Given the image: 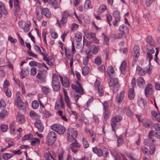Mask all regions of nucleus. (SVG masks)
I'll return each instance as SVG.
<instances>
[{
    "instance_id": "c03bdc74",
    "label": "nucleus",
    "mask_w": 160,
    "mask_h": 160,
    "mask_svg": "<svg viewBox=\"0 0 160 160\" xmlns=\"http://www.w3.org/2000/svg\"><path fill=\"white\" fill-rule=\"evenodd\" d=\"M33 138L32 135V134H28L25 135L23 136L22 140L23 141H25L26 140H30L32 139Z\"/></svg>"
},
{
    "instance_id": "dca6fc26",
    "label": "nucleus",
    "mask_w": 160,
    "mask_h": 160,
    "mask_svg": "<svg viewBox=\"0 0 160 160\" xmlns=\"http://www.w3.org/2000/svg\"><path fill=\"white\" fill-rule=\"evenodd\" d=\"M70 147L72 151L75 153H76L77 152V150L74 149V148L76 147L77 148H79L80 147V145L76 140V141H75L70 144Z\"/></svg>"
},
{
    "instance_id": "f257e3e1",
    "label": "nucleus",
    "mask_w": 160,
    "mask_h": 160,
    "mask_svg": "<svg viewBox=\"0 0 160 160\" xmlns=\"http://www.w3.org/2000/svg\"><path fill=\"white\" fill-rule=\"evenodd\" d=\"M52 85L53 90L55 92H58L61 89V84L59 80L58 76L55 73L53 74Z\"/></svg>"
},
{
    "instance_id": "a878e982",
    "label": "nucleus",
    "mask_w": 160,
    "mask_h": 160,
    "mask_svg": "<svg viewBox=\"0 0 160 160\" xmlns=\"http://www.w3.org/2000/svg\"><path fill=\"white\" fill-rule=\"evenodd\" d=\"M75 37L76 42H80L82 40V34L81 32H78L75 34Z\"/></svg>"
},
{
    "instance_id": "864d4df0",
    "label": "nucleus",
    "mask_w": 160,
    "mask_h": 160,
    "mask_svg": "<svg viewBox=\"0 0 160 160\" xmlns=\"http://www.w3.org/2000/svg\"><path fill=\"white\" fill-rule=\"evenodd\" d=\"M6 106V104L3 99L2 98L0 100V108H2L4 109Z\"/></svg>"
},
{
    "instance_id": "a211bd4d",
    "label": "nucleus",
    "mask_w": 160,
    "mask_h": 160,
    "mask_svg": "<svg viewBox=\"0 0 160 160\" xmlns=\"http://www.w3.org/2000/svg\"><path fill=\"white\" fill-rule=\"evenodd\" d=\"M137 82L138 87L141 88H143L145 84V81L142 77H138L137 79Z\"/></svg>"
},
{
    "instance_id": "6e6552de",
    "label": "nucleus",
    "mask_w": 160,
    "mask_h": 160,
    "mask_svg": "<svg viewBox=\"0 0 160 160\" xmlns=\"http://www.w3.org/2000/svg\"><path fill=\"white\" fill-rule=\"evenodd\" d=\"M133 51L134 52V53H133V60L136 62L138 61L140 55L139 47L137 45H135L133 48Z\"/></svg>"
},
{
    "instance_id": "72a5a7b5",
    "label": "nucleus",
    "mask_w": 160,
    "mask_h": 160,
    "mask_svg": "<svg viewBox=\"0 0 160 160\" xmlns=\"http://www.w3.org/2000/svg\"><path fill=\"white\" fill-rule=\"evenodd\" d=\"M49 3L52 5L55 9H56L58 8V6L57 2V0H53V1H52V0H50Z\"/></svg>"
},
{
    "instance_id": "6ab92c4d",
    "label": "nucleus",
    "mask_w": 160,
    "mask_h": 160,
    "mask_svg": "<svg viewBox=\"0 0 160 160\" xmlns=\"http://www.w3.org/2000/svg\"><path fill=\"white\" fill-rule=\"evenodd\" d=\"M16 119L17 121L20 123H22L25 121V117L24 115L18 112L16 117Z\"/></svg>"
},
{
    "instance_id": "a19ab883",
    "label": "nucleus",
    "mask_w": 160,
    "mask_h": 160,
    "mask_svg": "<svg viewBox=\"0 0 160 160\" xmlns=\"http://www.w3.org/2000/svg\"><path fill=\"white\" fill-rule=\"evenodd\" d=\"M40 143V140L38 138H34L32 141L31 144L33 146H37Z\"/></svg>"
},
{
    "instance_id": "4d7b16f0",
    "label": "nucleus",
    "mask_w": 160,
    "mask_h": 160,
    "mask_svg": "<svg viewBox=\"0 0 160 160\" xmlns=\"http://www.w3.org/2000/svg\"><path fill=\"white\" fill-rule=\"evenodd\" d=\"M95 63L98 65H100L102 63V61L100 57L98 56L96 58L95 60Z\"/></svg>"
},
{
    "instance_id": "338daca9",
    "label": "nucleus",
    "mask_w": 160,
    "mask_h": 160,
    "mask_svg": "<svg viewBox=\"0 0 160 160\" xmlns=\"http://www.w3.org/2000/svg\"><path fill=\"white\" fill-rule=\"evenodd\" d=\"M153 128L156 131H160V124L156 123L153 124Z\"/></svg>"
},
{
    "instance_id": "2f4dec72",
    "label": "nucleus",
    "mask_w": 160,
    "mask_h": 160,
    "mask_svg": "<svg viewBox=\"0 0 160 160\" xmlns=\"http://www.w3.org/2000/svg\"><path fill=\"white\" fill-rule=\"evenodd\" d=\"M44 156L47 160H51V159L55 160V158L56 156L54 155H52L50 153H48L45 154Z\"/></svg>"
},
{
    "instance_id": "cd10ccee",
    "label": "nucleus",
    "mask_w": 160,
    "mask_h": 160,
    "mask_svg": "<svg viewBox=\"0 0 160 160\" xmlns=\"http://www.w3.org/2000/svg\"><path fill=\"white\" fill-rule=\"evenodd\" d=\"M146 42L151 46H155V44L154 40L151 36H148L146 39Z\"/></svg>"
},
{
    "instance_id": "5fc2aeb1",
    "label": "nucleus",
    "mask_w": 160,
    "mask_h": 160,
    "mask_svg": "<svg viewBox=\"0 0 160 160\" xmlns=\"http://www.w3.org/2000/svg\"><path fill=\"white\" fill-rule=\"evenodd\" d=\"M82 142L83 146L84 148H87L89 147V144L88 143L87 140L84 138L82 139Z\"/></svg>"
},
{
    "instance_id": "ea45409f",
    "label": "nucleus",
    "mask_w": 160,
    "mask_h": 160,
    "mask_svg": "<svg viewBox=\"0 0 160 160\" xmlns=\"http://www.w3.org/2000/svg\"><path fill=\"white\" fill-rule=\"evenodd\" d=\"M12 156L13 154L12 153H3L2 155V158L4 159L7 160L12 157Z\"/></svg>"
},
{
    "instance_id": "774afa93",
    "label": "nucleus",
    "mask_w": 160,
    "mask_h": 160,
    "mask_svg": "<svg viewBox=\"0 0 160 160\" xmlns=\"http://www.w3.org/2000/svg\"><path fill=\"white\" fill-rule=\"evenodd\" d=\"M34 49L37 52H38L39 54L42 52L41 49L40 47L37 45L35 44L34 46Z\"/></svg>"
},
{
    "instance_id": "1a4fd4ad",
    "label": "nucleus",
    "mask_w": 160,
    "mask_h": 160,
    "mask_svg": "<svg viewBox=\"0 0 160 160\" xmlns=\"http://www.w3.org/2000/svg\"><path fill=\"white\" fill-rule=\"evenodd\" d=\"M64 104L62 98L56 100L55 103V109H63L64 108Z\"/></svg>"
},
{
    "instance_id": "49530a36",
    "label": "nucleus",
    "mask_w": 160,
    "mask_h": 160,
    "mask_svg": "<svg viewBox=\"0 0 160 160\" xmlns=\"http://www.w3.org/2000/svg\"><path fill=\"white\" fill-rule=\"evenodd\" d=\"M71 114V112L70 111H66V112H65V114H63V115L61 116L62 118L65 121H67V119L66 118V116H69Z\"/></svg>"
},
{
    "instance_id": "39448f33",
    "label": "nucleus",
    "mask_w": 160,
    "mask_h": 160,
    "mask_svg": "<svg viewBox=\"0 0 160 160\" xmlns=\"http://www.w3.org/2000/svg\"><path fill=\"white\" fill-rule=\"evenodd\" d=\"M20 93L17 92L16 95L17 97L16 102L17 106L20 110H26V108L24 103L22 101L20 97L18 95Z\"/></svg>"
},
{
    "instance_id": "2eb2a0df",
    "label": "nucleus",
    "mask_w": 160,
    "mask_h": 160,
    "mask_svg": "<svg viewBox=\"0 0 160 160\" xmlns=\"http://www.w3.org/2000/svg\"><path fill=\"white\" fill-rule=\"evenodd\" d=\"M59 77L62 86L66 88L70 87V82L67 78H65L63 79V78L61 76H59Z\"/></svg>"
},
{
    "instance_id": "3c124183",
    "label": "nucleus",
    "mask_w": 160,
    "mask_h": 160,
    "mask_svg": "<svg viewBox=\"0 0 160 160\" xmlns=\"http://www.w3.org/2000/svg\"><path fill=\"white\" fill-rule=\"evenodd\" d=\"M93 100V98L92 97L90 98L86 103V105L83 107V108H85V110H89L88 109H87L88 107V105L92 102Z\"/></svg>"
},
{
    "instance_id": "4c0bfd02",
    "label": "nucleus",
    "mask_w": 160,
    "mask_h": 160,
    "mask_svg": "<svg viewBox=\"0 0 160 160\" xmlns=\"http://www.w3.org/2000/svg\"><path fill=\"white\" fill-rule=\"evenodd\" d=\"M29 115L31 118L33 119L38 118L39 116L33 111H31L29 112Z\"/></svg>"
},
{
    "instance_id": "37998d69",
    "label": "nucleus",
    "mask_w": 160,
    "mask_h": 160,
    "mask_svg": "<svg viewBox=\"0 0 160 160\" xmlns=\"http://www.w3.org/2000/svg\"><path fill=\"white\" fill-rule=\"evenodd\" d=\"M84 8L87 9L91 8V1L90 0H86L84 4Z\"/></svg>"
},
{
    "instance_id": "de8ad7c7",
    "label": "nucleus",
    "mask_w": 160,
    "mask_h": 160,
    "mask_svg": "<svg viewBox=\"0 0 160 160\" xmlns=\"http://www.w3.org/2000/svg\"><path fill=\"white\" fill-rule=\"evenodd\" d=\"M80 81L77 80L76 82V83L78 85V88L80 90V94H83L84 93V89L81 86V84L79 82Z\"/></svg>"
},
{
    "instance_id": "473e14b6",
    "label": "nucleus",
    "mask_w": 160,
    "mask_h": 160,
    "mask_svg": "<svg viewBox=\"0 0 160 160\" xmlns=\"http://www.w3.org/2000/svg\"><path fill=\"white\" fill-rule=\"evenodd\" d=\"M89 68L88 67L85 66L83 67L82 69V73L84 76L87 75L89 72Z\"/></svg>"
},
{
    "instance_id": "6e6d98bb",
    "label": "nucleus",
    "mask_w": 160,
    "mask_h": 160,
    "mask_svg": "<svg viewBox=\"0 0 160 160\" xmlns=\"http://www.w3.org/2000/svg\"><path fill=\"white\" fill-rule=\"evenodd\" d=\"M103 115L105 119L107 120L108 119L110 115V112L108 111H105L103 113Z\"/></svg>"
},
{
    "instance_id": "052dcab7",
    "label": "nucleus",
    "mask_w": 160,
    "mask_h": 160,
    "mask_svg": "<svg viewBox=\"0 0 160 160\" xmlns=\"http://www.w3.org/2000/svg\"><path fill=\"white\" fill-rule=\"evenodd\" d=\"M15 122L14 121L12 122L9 125V128L11 132H14L15 131Z\"/></svg>"
},
{
    "instance_id": "f8f14e48",
    "label": "nucleus",
    "mask_w": 160,
    "mask_h": 160,
    "mask_svg": "<svg viewBox=\"0 0 160 160\" xmlns=\"http://www.w3.org/2000/svg\"><path fill=\"white\" fill-rule=\"evenodd\" d=\"M63 92L64 95L65 101L67 106L69 109H72V106L71 105V103L70 102L69 97L68 95L67 92L65 91V89H63Z\"/></svg>"
},
{
    "instance_id": "603ef678",
    "label": "nucleus",
    "mask_w": 160,
    "mask_h": 160,
    "mask_svg": "<svg viewBox=\"0 0 160 160\" xmlns=\"http://www.w3.org/2000/svg\"><path fill=\"white\" fill-rule=\"evenodd\" d=\"M8 126L7 125L2 124L0 127V129L2 132H6L8 129Z\"/></svg>"
},
{
    "instance_id": "09e8293b",
    "label": "nucleus",
    "mask_w": 160,
    "mask_h": 160,
    "mask_svg": "<svg viewBox=\"0 0 160 160\" xmlns=\"http://www.w3.org/2000/svg\"><path fill=\"white\" fill-rule=\"evenodd\" d=\"M85 35L86 37L89 39H91V38L93 39V38H95V37H96L95 34L92 32L86 33Z\"/></svg>"
},
{
    "instance_id": "c756f323",
    "label": "nucleus",
    "mask_w": 160,
    "mask_h": 160,
    "mask_svg": "<svg viewBox=\"0 0 160 160\" xmlns=\"http://www.w3.org/2000/svg\"><path fill=\"white\" fill-rule=\"evenodd\" d=\"M31 25V23L30 21H27V23L25 24V26L23 28L24 32H27L29 31Z\"/></svg>"
},
{
    "instance_id": "bf43d9fd",
    "label": "nucleus",
    "mask_w": 160,
    "mask_h": 160,
    "mask_svg": "<svg viewBox=\"0 0 160 160\" xmlns=\"http://www.w3.org/2000/svg\"><path fill=\"white\" fill-rule=\"evenodd\" d=\"M37 73V69L35 67H32L31 68L30 70V73L32 75L34 76Z\"/></svg>"
},
{
    "instance_id": "7ed1b4c3",
    "label": "nucleus",
    "mask_w": 160,
    "mask_h": 160,
    "mask_svg": "<svg viewBox=\"0 0 160 160\" xmlns=\"http://www.w3.org/2000/svg\"><path fill=\"white\" fill-rule=\"evenodd\" d=\"M56 139V133L53 131H51L47 136V143L49 145H52L55 142Z\"/></svg>"
},
{
    "instance_id": "f3484780",
    "label": "nucleus",
    "mask_w": 160,
    "mask_h": 160,
    "mask_svg": "<svg viewBox=\"0 0 160 160\" xmlns=\"http://www.w3.org/2000/svg\"><path fill=\"white\" fill-rule=\"evenodd\" d=\"M34 125L38 129L39 132H42L43 131L44 129V127L40 120H37Z\"/></svg>"
},
{
    "instance_id": "f704fd0d",
    "label": "nucleus",
    "mask_w": 160,
    "mask_h": 160,
    "mask_svg": "<svg viewBox=\"0 0 160 160\" xmlns=\"http://www.w3.org/2000/svg\"><path fill=\"white\" fill-rule=\"evenodd\" d=\"M152 115L153 117H155V118L158 121L160 120V113H158L155 111H152L151 112Z\"/></svg>"
},
{
    "instance_id": "680f3d73",
    "label": "nucleus",
    "mask_w": 160,
    "mask_h": 160,
    "mask_svg": "<svg viewBox=\"0 0 160 160\" xmlns=\"http://www.w3.org/2000/svg\"><path fill=\"white\" fill-rule=\"evenodd\" d=\"M27 52L28 55L29 56L33 57L35 58H37V54H35L34 53L30 51L29 50H28L27 51Z\"/></svg>"
},
{
    "instance_id": "5701e85b",
    "label": "nucleus",
    "mask_w": 160,
    "mask_h": 160,
    "mask_svg": "<svg viewBox=\"0 0 160 160\" xmlns=\"http://www.w3.org/2000/svg\"><path fill=\"white\" fill-rule=\"evenodd\" d=\"M92 150L94 153L97 154L99 157L102 156L103 155V151L101 149L97 148L96 147L93 148Z\"/></svg>"
},
{
    "instance_id": "ddd939ff",
    "label": "nucleus",
    "mask_w": 160,
    "mask_h": 160,
    "mask_svg": "<svg viewBox=\"0 0 160 160\" xmlns=\"http://www.w3.org/2000/svg\"><path fill=\"white\" fill-rule=\"evenodd\" d=\"M29 70L28 68H22L21 72L20 73V77L21 78H24L29 74Z\"/></svg>"
},
{
    "instance_id": "9b49d317",
    "label": "nucleus",
    "mask_w": 160,
    "mask_h": 160,
    "mask_svg": "<svg viewBox=\"0 0 160 160\" xmlns=\"http://www.w3.org/2000/svg\"><path fill=\"white\" fill-rule=\"evenodd\" d=\"M125 92L124 90L122 91L116 98V101L118 105L120 104L123 100L124 98Z\"/></svg>"
},
{
    "instance_id": "c85d7f7f",
    "label": "nucleus",
    "mask_w": 160,
    "mask_h": 160,
    "mask_svg": "<svg viewBox=\"0 0 160 160\" xmlns=\"http://www.w3.org/2000/svg\"><path fill=\"white\" fill-rule=\"evenodd\" d=\"M42 90L43 93L45 95H48V93L50 92V89L48 87L45 86H42L41 88Z\"/></svg>"
},
{
    "instance_id": "c9c22d12",
    "label": "nucleus",
    "mask_w": 160,
    "mask_h": 160,
    "mask_svg": "<svg viewBox=\"0 0 160 160\" xmlns=\"http://www.w3.org/2000/svg\"><path fill=\"white\" fill-rule=\"evenodd\" d=\"M14 14L15 16L16 15L18 14V13L20 11V7L19 4L14 5Z\"/></svg>"
},
{
    "instance_id": "7c9ffc66",
    "label": "nucleus",
    "mask_w": 160,
    "mask_h": 160,
    "mask_svg": "<svg viewBox=\"0 0 160 160\" xmlns=\"http://www.w3.org/2000/svg\"><path fill=\"white\" fill-rule=\"evenodd\" d=\"M140 104L142 105L144 109H148V106L145 99L142 98L140 100Z\"/></svg>"
},
{
    "instance_id": "9d476101",
    "label": "nucleus",
    "mask_w": 160,
    "mask_h": 160,
    "mask_svg": "<svg viewBox=\"0 0 160 160\" xmlns=\"http://www.w3.org/2000/svg\"><path fill=\"white\" fill-rule=\"evenodd\" d=\"M152 86V84L148 83L144 89V92L146 96H149L151 94L153 91Z\"/></svg>"
},
{
    "instance_id": "bb28decb",
    "label": "nucleus",
    "mask_w": 160,
    "mask_h": 160,
    "mask_svg": "<svg viewBox=\"0 0 160 160\" xmlns=\"http://www.w3.org/2000/svg\"><path fill=\"white\" fill-rule=\"evenodd\" d=\"M72 133L70 131H69L68 134H67L68 138L67 141L69 142H73L76 140L75 137L71 135Z\"/></svg>"
},
{
    "instance_id": "393cba45",
    "label": "nucleus",
    "mask_w": 160,
    "mask_h": 160,
    "mask_svg": "<svg viewBox=\"0 0 160 160\" xmlns=\"http://www.w3.org/2000/svg\"><path fill=\"white\" fill-rule=\"evenodd\" d=\"M69 131H70L72 133L71 135L73 136H74L75 138H76L78 135V132L76 130H74V129L71 128L69 127L67 131V134H68Z\"/></svg>"
},
{
    "instance_id": "0eeeda50",
    "label": "nucleus",
    "mask_w": 160,
    "mask_h": 160,
    "mask_svg": "<svg viewBox=\"0 0 160 160\" xmlns=\"http://www.w3.org/2000/svg\"><path fill=\"white\" fill-rule=\"evenodd\" d=\"M120 12L118 10L113 11L112 12V15L115 18V20L113 22L114 26H118V23L120 21Z\"/></svg>"
},
{
    "instance_id": "69168bd1",
    "label": "nucleus",
    "mask_w": 160,
    "mask_h": 160,
    "mask_svg": "<svg viewBox=\"0 0 160 160\" xmlns=\"http://www.w3.org/2000/svg\"><path fill=\"white\" fill-rule=\"evenodd\" d=\"M71 87L73 89H74L75 90L76 92H79L80 94V91L79 89L78 88V87L73 84H72Z\"/></svg>"
},
{
    "instance_id": "13d9d810",
    "label": "nucleus",
    "mask_w": 160,
    "mask_h": 160,
    "mask_svg": "<svg viewBox=\"0 0 160 160\" xmlns=\"http://www.w3.org/2000/svg\"><path fill=\"white\" fill-rule=\"evenodd\" d=\"M156 148L154 145L152 146L150 148L149 152L150 154L152 155L154 153Z\"/></svg>"
},
{
    "instance_id": "412c9836",
    "label": "nucleus",
    "mask_w": 160,
    "mask_h": 160,
    "mask_svg": "<svg viewBox=\"0 0 160 160\" xmlns=\"http://www.w3.org/2000/svg\"><path fill=\"white\" fill-rule=\"evenodd\" d=\"M42 13L47 18H49L51 17V13L49 9L47 8H42L41 10Z\"/></svg>"
},
{
    "instance_id": "423d86ee",
    "label": "nucleus",
    "mask_w": 160,
    "mask_h": 160,
    "mask_svg": "<svg viewBox=\"0 0 160 160\" xmlns=\"http://www.w3.org/2000/svg\"><path fill=\"white\" fill-rule=\"evenodd\" d=\"M122 118L121 116L117 115L116 117H113L111 119V124L112 126V130L115 133V127L117 124V122H119L121 120Z\"/></svg>"
},
{
    "instance_id": "aec40b11",
    "label": "nucleus",
    "mask_w": 160,
    "mask_h": 160,
    "mask_svg": "<svg viewBox=\"0 0 160 160\" xmlns=\"http://www.w3.org/2000/svg\"><path fill=\"white\" fill-rule=\"evenodd\" d=\"M118 30L120 32L122 33L123 34L125 35L128 33V29L126 25L123 24L119 27Z\"/></svg>"
},
{
    "instance_id": "b1692460",
    "label": "nucleus",
    "mask_w": 160,
    "mask_h": 160,
    "mask_svg": "<svg viewBox=\"0 0 160 160\" xmlns=\"http://www.w3.org/2000/svg\"><path fill=\"white\" fill-rule=\"evenodd\" d=\"M127 63L125 61H123L121 64L120 67V70L121 72L124 74L125 73V69L126 67Z\"/></svg>"
},
{
    "instance_id": "f03ea898",
    "label": "nucleus",
    "mask_w": 160,
    "mask_h": 160,
    "mask_svg": "<svg viewBox=\"0 0 160 160\" xmlns=\"http://www.w3.org/2000/svg\"><path fill=\"white\" fill-rule=\"evenodd\" d=\"M51 129L57 132L59 134H63L65 131V127L59 124H55L51 127Z\"/></svg>"
},
{
    "instance_id": "e433bc0d",
    "label": "nucleus",
    "mask_w": 160,
    "mask_h": 160,
    "mask_svg": "<svg viewBox=\"0 0 160 160\" xmlns=\"http://www.w3.org/2000/svg\"><path fill=\"white\" fill-rule=\"evenodd\" d=\"M107 9V7L105 5L103 4L101 5L99 8L98 13L101 14Z\"/></svg>"
},
{
    "instance_id": "20e7f679",
    "label": "nucleus",
    "mask_w": 160,
    "mask_h": 160,
    "mask_svg": "<svg viewBox=\"0 0 160 160\" xmlns=\"http://www.w3.org/2000/svg\"><path fill=\"white\" fill-rule=\"evenodd\" d=\"M108 83L110 87L113 88L114 90L117 91L118 90L119 85L118 83V79L117 78H111L108 81Z\"/></svg>"
},
{
    "instance_id": "4be33fe9",
    "label": "nucleus",
    "mask_w": 160,
    "mask_h": 160,
    "mask_svg": "<svg viewBox=\"0 0 160 160\" xmlns=\"http://www.w3.org/2000/svg\"><path fill=\"white\" fill-rule=\"evenodd\" d=\"M115 72V71L112 66H109L108 67L107 70V73L109 77L114 76Z\"/></svg>"
},
{
    "instance_id": "8fccbe9b",
    "label": "nucleus",
    "mask_w": 160,
    "mask_h": 160,
    "mask_svg": "<svg viewBox=\"0 0 160 160\" xmlns=\"http://www.w3.org/2000/svg\"><path fill=\"white\" fill-rule=\"evenodd\" d=\"M4 90L6 95L8 97H10L11 96L12 94L10 90L7 87H5Z\"/></svg>"
},
{
    "instance_id": "e2e57ef3",
    "label": "nucleus",
    "mask_w": 160,
    "mask_h": 160,
    "mask_svg": "<svg viewBox=\"0 0 160 160\" xmlns=\"http://www.w3.org/2000/svg\"><path fill=\"white\" fill-rule=\"evenodd\" d=\"M7 114V111H2L0 112V119L4 118Z\"/></svg>"
},
{
    "instance_id": "58836bf2",
    "label": "nucleus",
    "mask_w": 160,
    "mask_h": 160,
    "mask_svg": "<svg viewBox=\"0 0 160 160\" xmlns=\"http://www.w3.org/2000/svg\"><path fill=\"white\" fill-rule=\"evenodd\" d=\"M89 132L91 137L92 138V142H93L94 141L97 140V139L95 133L93 131H89Z\"/></svg>"
},
{
    "instance_id": "79ce46f5",
    "label": "nucleus",
    "mask_w": 160,
    "mask_h": 160,
    "mask_svg": "<svg viewBox=\"0 0 160 160\" xmlns=\"http://www.w3.org/2000/svg\"><path fill=\"white\" fill-rule=\"evenodd\" d=\"M39 105V103L37 100H34L32 102V106L33 109H37Z\"/></svg>"
},
{
    "instance_id": "0e129e2a",
    "label": "nucleus",
    "mask_w": 160,
    "mask_h": 160,
    "mask_svg": "<svg viewBox=\"0 0 160 160\" xmlns=\"http://www.w3.org/2000/svg\"><path fill=\"white\" fill-rule=\"evenodd\" d=\"M43 116L46 118L49 117L51 114L49 111H44L43 112Z\"/></svg>"
},
{
    "instance_id": "4468645a",
    "label": "nucleus",
    "mask_w": 160,
    "mask_h": 160,
    "mask_svg": "<svg viewBox=\"0 0 160 160\" xmlns=\"http://www.w3.org/2000/svg\"><path fill=\"white\" fill-rule=\"evenodd\" d=\"M94 87L96 90L98 91V93L100 96H101L104 94L102 86L100 85L99 82H96L94 84Z\"/></svg>"
},
{
    "instance_id": "a18cd8bd",
    "label": "nucleus",
    "mask_w": 160,
    "mask_h": 160,
    "mask_svg": "<svg viewBox=\"0 0 160 160\" xmlns=\"http://www.w3.org/2000/svg\"><path fill=\"white\" fill-rule=\"evenodd\" d=\"M117 142L118 143V146L120 147L122 144L123 142V141L122 136H119L117 138Z\"/></svg>"
}]
</instances>
